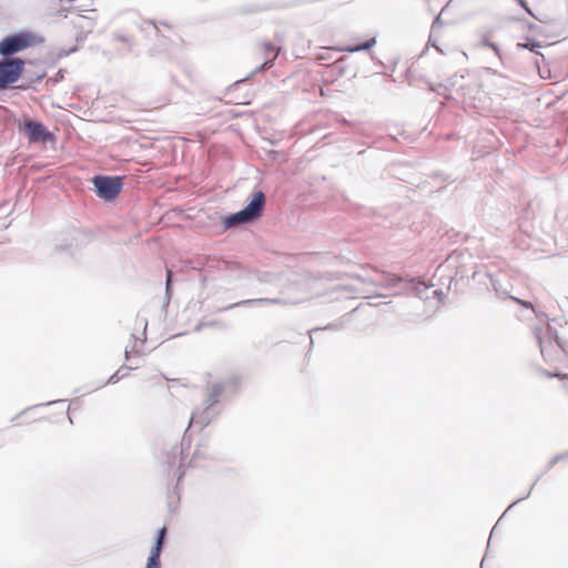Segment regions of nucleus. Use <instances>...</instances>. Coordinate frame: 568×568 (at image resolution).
Listing matches in <instances>:
<instances>
[{
	"label": "nucleus",
	"mask_w": 568,
	"mask_h": 568,
	"mask_svg": "<svg viewBox=\"0 0 568 568\" xmlns=\"http://www.w3.org/2000/svg\"><path fill=\"white\" fill-rule=\"evenodd\" d=\"M120 376H119V372L114 373L110 378H109V383H116L120 381Z\"/></svg>",
	"instance_id": "obj_18"
},
{
	"label": "nucleus",
	"mask_w": 568,
	"mask_h": 568,
	"mask_svg": "<svg viewBox=\"0 0 568 568\" xmlns=\"http://www.w3.org/2000/svg\"><path fill=\"white\" fill-rule=\"evenodd\" d=\"M24 62L19 58L7 59L0 63V88L14 83L23 71Z\"/></svg>",
	"instance_id": "obj_7"
},
{
	"label": "nucleus",
	"mask_w": 568,
	"mask_h": 568,
	"mask_svg": "<svg viewBox=\"0 0 568 568\" xmlns=\"http://www.w3.org/2000/svg\"><path fill=\"white\" fill-rule=\"evenodd\" d=\"M170 284H171V271H168L166 288H169Z\"/></svg>",
	"instance_id": "obj_21"
},
{
	"label": "nucleus",
	"mask_w": 568,
	"mask_h": 568,
	"mask_svg": "<svg viewBox=\"0 0 568 568\" xmlns=\"http://www.w3.org/2000/svg\"><path fill=\"white\" fill-rule=\"evenodd\" d=\"M165 535H166V528L162 527L158 531V538H156L155 547L153 548V550H152V552H151V555L149 557V560H148V564H146V568H161L160 555H161V551H162V546H163V542H164Z\"/></svg>",
	"instance_id": "obj_10"
},
{
	"label": "nucleus",
	"mask_w": 568,
	"mask_h": 568,
	"mask_svg": "<svg viewBox=\"0 0 568 568\" xmlns=\"http://www.w3.org/2000/svg\"><path fill=\"white\" fill-rule=\"evenodd\" d=\"M93 184L99 196L109 201L115 199L122 189L121 178L98 175L93 179Z\"/></svg>",
	"instance_id": "obj_6"
},
{
	"label": "nucleus",
	"mask_w": 568,
	"mask_h": 568,
	"mask_svg": "<svg viewBox=\"0 0 568 568\" xmlns=\"http://www.w3.org/2000/svg\"><path fill=\"white\" fill-rule=\"evenodd\" d=\"M23 130L30 142H47L52 138L51 133L38 121L24 120Z\"/></svg>",
	"instance_id": "obj_9"
},
{
	"label": "nucleus",
	"mask_w": 568,
	"mask_h": 568,
	"mask_svg": "<svg viewBox=\"0 0 568 568\" xmlns=\"http://www.w3.org/2000/svg\"><path fill=\"white\" fill-rule=\"evenodd\" d=\"M280 298H255L241 302V304H281ZM240 305V303L237 304Z\"/></svg>",
	"instance_id": "obj_13"
},
{
	"label": "nucleus",
	"mask_w": 568,
	"mask_h": 568,
	"mask_svg": "<svg viewBox=\"0 0 568 568\" xmlns=\"http://www.w3.org/2000/svg\"><path fill=\"white\" fill-rule=\"evenodd\" d=\"M404 292H414V294L424 301H434V305L438 306L443 302V294L434 285H427L424 282L407 280L405 282Z\"/></svg>",
	"instance_id": "obj_3"
},
{
	"label": "nucleus",
	"mask_w": 568,
	"mask_h": 568,
	"mask_svg": "<svg viewBox=\"0 0 568 568\" xmlns=\"http://www.w3.org/2000/svg\"><path fill=\"white\" fill-rule=\"evenodd\" d=\"M374 275L373 276H365L361 274H354L352 277L362 281L364 283H369L377 287H396L398 284H403V290L405 288V282L407 280H403L402 277L396 276L395 274L386 273V272H379L377 270H373Z\"/></svg>",
	"instance_id": "obj_4"
},
{
	"label": "nucleus",
	"mask_w": 568,
	"mask_h": 568,
	"mask_svg": "<svg viewBox=\"0 0 568 568\" xmlns=\"http://www.w3.org/2000/svg\"><path fill=\"white\" fill-rule=\"evenodd\" d=\"M223 387L220 384H216L212 387V392L209 397V402L217 404V398L222 394Z\"/></svg>",
	"instance_id": "obj_14"
},
{
	"label": "nucleus",
	"mask_w": 568,
	"mask_h": 568,
	"mask_svg": "<svg viewBox=\"0 0 568 568\" xmlns=\"http://www.w3.org/2000/svg\"><path fill=\"white\" fill-rule=\"evenodd\" d=\"M484 44L491 48L495 52H498V47L495 43H493L488 40H484Z\"/></svg>",
	"instance_id": "obj_17"
},
{
	"label": "nucleus",
	"mask_w": 568,
	"mask_h": 568,
	"mask_svg": "<svg viewBox=\"0 0 568 568\" xmlns=\"http://www.w3.org/2000/svg\"><path fill=\"white\" fill-rule=\"evenodd\" d=\"M262 48H263V50H264L265 54H268V53H271V52H273L274 54H273V57H272L271 59H266V60L262 63V65L256 70V72H260V71H262V70H264V69H266V68H270V67L272 65L273 61L277 58V55H278V53H280V51H281V49H280V48H278V49H275V48H274L270 42H264V43L262 44Z\"/></svg>",
	"instance_id": "obj_11"
},
{
	"label": "nucleus",
	"mask_w": 568,
	"mask_h": 568,
	"mask_svg": "<svg viewBox=\"0 0 568 568\" xmlns=\"http://www.w3.org/2000/svg\"><path fill=\"white\" fill-rule=\"evenodd\" d=\"M375 44H376V39L372 38V39H369L368 41H366V42H364L362 44H358V45H355V47L343 48L342 51L354 53V52H359V51L368 50L372 47H374Z\"/></svg>",
	"instance_id": "obj_12"
},
{
	"label": "nucleus",
	"mask_w": 568,
	"mask_h": 568,
	"mask_svg": "<svg viewBox=\"0 0 568 568\" xmlns=\"http://www.w3.org/2000/svg\"><path fill=\"white\" fill-rule=\"evenodd\" d=\"M518 2H519V4H520L525 10H527L529 13H531V12H530V10H529V9H528V7H527V4H526L525 0H521V1H518Z\"/></svg>",
	"instance_id": "obj_20"
},
{
	"label": "nucleus",
	"mask_w": 568,
	"mask_h": 568,
	"mask_svg": "<svg viewBox=\"0 0 568 568\" xmlns=\"http://www.w3.org/2000/svg\"><path fill=\"white\" fill-rule=\"evenodd\" d=\"M264 204V193L262 191L255 192L250 203L243 210L231 214L224 220L225 227H233L256 220L261 215Z\"/></svg>",
	"instance_id": "obj_2"
},
{
	"label": "nucleus",
	"mask_w": 568,
	"mask_h": 568,
	"mask_svg": "<svg viewBox=\"0 0 568 568\" xmlns=\"http://www.w3.org/2000/svg\"><path fill=\"white\" fill-rule=\"evenodd\" d=\"M217 413L219 408L216 404L207 400L203 407H199L193 412L189 426H192V424H196L197 426H207L214 422Z\"/></svg>",
	"instance_id": "obj_8"
},
{
	"label": "nucleus",
	"mask_w": 568,
	"mask_h": 568,
	"mask_svg": "<svg viewBox=\"0 0 568 568\" xmlns=\"http://www.w3.org/2000/svg\"><path fill=\"white\" fill-rule=\"evenodd\" d=\"M535 336L545 362L555 364L568 357V343L560 341L549 324L544 328H536Z\"/></svg>",
	"instance_id": "obj_1"
},
{
	"label": "nucleus",
	"mask_w": 568,
	"mask_h": 568,
	"mask_svg": "<svg viewBox=\"0 0 568 568\" xmlns=\"http://www.w3.org/2000/svg\"><path fill=\"white\" fill-rule=\"evenodd\" d=\"M511 300H514L515 302H517L518 304L527 307V308H530L532 312H534V308H532V305L529 303V302H526V301H523V300H519L515 296H509Z\"/></svg>",
	"instance_id": "obj_16"
},
{
	"label": "nucleus",
	"mask_w": 568,
	"mask_h": 568,
	"mask_svg": "<svg viewBox=\"0 0 568 568\" xmlns=\"http://www.w3.org/2000/svg\"><path fill=\"white\" fill-rule=\"evenodd\" d=\"M518 47L521 49H528L532 52H537V49L540 48V44L531 39H527L526 43H518Z\"/></svg>",
	"instance_id": "obj_15"
},
{
	"label": "nucleus",
	"mask_w": 568,
	"mask_h": 568,
	"mask_svg": "<svg viewBox=\"0 0 568 568\" xmlns=\"http://www.w3.org/2000/svg\"><path fill=\"white\" fill-rule=\"evenodd\" d=\"M547 376L549 377H554V376H560V374L557 372V371H554V372H547L546 373Z\"/></svg>",
	"instance_id": "obj_19"
},
{
	"label": "nucleus",
	"mask_w": 568,
	"mask_h": 568,
	"mask_svg": "<svg viewBox=\"0 0 568 568\" xmlns=\"http://www.w3.org/2000/svg\"><path fill=\"white\" fill-rule=\"evenodd\" d=\"M32 34L23 32L9 36L0 42V53L9 57L22 51L32 44Z\"/></svg>",
	"instance_id": "obj_5"
}]
</instances>
